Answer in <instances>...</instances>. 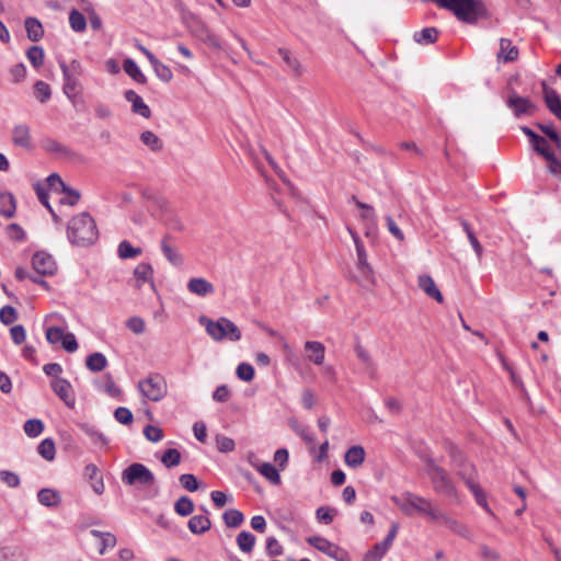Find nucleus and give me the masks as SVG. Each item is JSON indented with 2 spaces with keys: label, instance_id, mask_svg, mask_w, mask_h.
Masks as SVG:
<instances>
[{
  "label": "nucleus",
  "instance_id": "obj_55",
  "mask_svg": "<svg viewBox=\"0 0 561 561\" xmlns=\"http://www.w3.org/2000/svg\"><path fill=\"white\" fill-rule=\"evenodd\" d=\"M316 515L319 522L330 524L333 522L336 511L334 508L321 506L317 510Z\"/></svg>",
  "mask_w": 561,
  "mask_h": 561
},
{
  "label": "nucleus",
  "instance_id": "obj_38",
  "mask_svg": "<svg viewBox=\"0 0 561 561\" xmlns=\"http://www.w3.org/2000/svg\"><path fill=\"white\" fill-rule=\"evenodd\" d=\"M117 253L123 260L133 259L141 254V249L135 248L130 242L124 240L118 244Z\"/></svg>",
  "mask_w": 561,
  "mask_h": 561
},
{
  "label": "nucleus",
  "instance_id": "obj_62",
  "mask_svg": "<svg viewBox=\"0 0 561 561\" xmlns=\"http://www.w3.org/2000/svg\"><path fill=\"white\" fill-rule=\"evenodd\" d=\"M61 192L66 194V196L60 201L62 204L75 206L80 199V193L77 190L68 187L67 185L65 188H62Z\"/></svg>",
  "mask_w": 561,
  "mask_h": 561
},
{
  "label": "nucleus",
  "instance_id": "obj_10",
  "mask_svg": "<svg viewBox=\"0 0 561 561\" xmlns=\"http://www.w3.org/2000/svg\"><path fill=\"white\" fill-rule=\"evenodd\" d=\"M59 67L64 77L62 91L67 98L75 103V99L81 94L82 90L79 77L71 72L70 68L64 60L59 61Z\"/></svg>",
  "mask_w": 561,
  "mask_h": 561
},
{
  "label": "nucleus",
  "instance_id": "obj_18",
  "mask_svg": "<svg viewBox=\"0 0 561 561\" xmlns=\"http://www.w3.org/2000/svg\"><path fill=\"white\" fill-rule=\"evenodd\" d=\"M419 287L431 298L435 299L437 302H443V295L440 290L437 288L434 279L430 275H420Z\"/></svg>",
  "mask_w": 561,
  "mask_h": 561
},
{
  "label": "nucleus",
  "instance_id": "obj_47",
  "mask_svg": "<svg viewBox=\"0 0 561 561\" xmlns=\"http://www.w3.org/2000/svg\"><path fill=\"white\" fill-rule=\"evenodd\" d=\"M151 66L160 80L163 82H170L172 80L173 73L168 66L163 65L158 59Z\"/></svg>",
  "mask_w": 561,
  "mask_h": 561
},
{
  "label": "nucleus",
  "instance_id": "obj_13",
  "mask_svg": "<svg viewBox=\"0 0 561 561\" xmlns=\"http://www.w3.org/2000/svg\"><path fill=\"white\" fill-rule=\"evenodd\" d=\"M32 265L35 272L41 275H53L57 268L54 257L43 251L33 255Z\"/></svg>",
  "mask_w": 561,
  "mask_h": 561
},
{
  "label": "nucleus",
  "instance_id": "obj_27",
  "mask_svg": "<svg viewBox=\"0 0 561 561\" xmlns=\"http://www.w3.org/2000/svg\"><path fill=\"white\" fill-rule=\"evenodd\" d=\"M16 204L13 194L9 192L0 193V214L5 218H12L15 214Z\"/></svg>",
  "mask_w": 561,
  "mask_h": 561
},
{
  "label": "nucleus",
  "instance_id": "obj_54",
  "mask_svg": "<svg viewBox=\"0 0 561 561\" xmlns=\"http://www.w3.org/2000/svg\"><path fill=\"white\" fill-rule=\"evenodd\" d=\"M27 35H42L43 25L36 18H27L24 22Z\"/></svg>",
  "mask_w": 561,
  "mask_h": 561
},
{
  "label": "nucleus",
  "instance_id": "obj_34",
  "mask_svg": "<svg viewBox=\"0 0 561 561\" xmlns=\"http://www.w3.org/2000/svg\"><path fill=\"white\" fill-rule=\"evenodd\" d=\"M85 365L91 371L98 373L106 367L107 359L102 353L95 352L87 357Z\"/></svg>",
  "mask_w": 561,
  "mask_h": 561
},
{
  "label": "nucleus",
  "instance_id": "obj_58",
  "mask_svg": "<svg viewBox=\"0 0 561 561\" xmlns=\"http://www.w3.org/2000/svg\"><path fill=\"white\" fill-rule=\"evenodd\" d=\"M539 139L540 141H536L533 144L534 150L537 151L547 160L548 157H551L552 154H554V152L551 151L549 144L545 137L540 136Z\"/></svg>",
  "mask_w": 561,
  "mask_h": 561
},
{
  "label": "nucleus",
  "instance_id": "obj_37",
  "mask_svg": "<svg viewBox=\"0 0 561 561\" xmlns=\"http://www.w3.org/2000/svg\"><path fill=\"white\" fill-rule=\"evenodd\" d=\"M355 354L359 362L364 365L367 370H375V363L369 352L360 344L356 343L354 347Z\"/></svg>",
  "mask_w": 561,
  "mask_h": 561
},
{
  "label": "nucleus",
  "instance_id": "obj_28",
  "mask_svg": "<svg viewBox=\"0 0 561 561\" xmlns=\"http://www.w3.org/2000/svg\"><path fill=\"white\" fill-rule=\"evenodd\" d=\"M79 427L87 436L90 437L92 443L94 445H96L98 447L103 448V447L107 446V444H108L107 438L105 437V435L103 433L99 432L94 426L87 424V423H82L79 425Z\"/></svg>",
  "mask_w": 561,
  "mask_h": 561
},
{
  "label": "nucleus",
  "instance_id": "obj_46",
  "mask_svg": "<svg viewBox=\"0 0 561 561\" xmlns=\"http://www.w3.org/2000/svg\"><path fill=\"white\" fill-rule=\"evenodd\" d=\"M140 139L146 146H148L153 151H158L162 148V144L159 137L150 130L141 133Z\"/></svg>",
  "mask_w": 561,
  "mask_h": 561
},
{
  "label": "nucleus",
  "instance_id": "obj_42",
  "mask_svg": "<svg viewBox=\"0 0 561 561\" xmlns=\"http://www.w3.org/2000/svg\"><path fill=\"white\" fill-rule=\"evenodd\" d=\"M38 454L46 460L51 461L55 458V443L50 438L42 440L37 447Z\"/></svg>",
  "mask_w": 561,
  "mask_h": 561
},
{
  "label": "nucleus",
  "instance_id": "obj_33",
  "mask_svg": "<svg viewBox=\"0 0 561 561\" xmlns=\"http://www.w3.org/2000/svg\"><path fill=\"white\" fill-rule=\"evenodd\" d=\"M125 72L138 83H146L147 79L139 69L138 65L130 58L125 59L123 64Z\"/></svg>",
  "mask_w": 561,
  "mask_h": 561
},
{
  "label": "nucleus",
  "instance_id": "obj_23",
  "mask_svg": "<svg viewBox=\"0 0 561 561\" xmlns=\"http://www.w3.org/2000/svg\"><path fill=\"white\" fill-rule=\"evenodd\" d=\"M543 91L547 107L561 121V99L559 94L554 90L547 88L545 83Z\"/></svg>",
  "mask_w": 561,
  "mask_h": 561
},
{
  "label": "nucleus",
  "instance_id": "obj_29",
  "mask_svg": "<svg viewBox=\"0 0 561 561\" xmlns=\"http://www.w3.org/2000/svg\"><path fill=\"white\" fill-rule=\"evenodd\" d=\"M278 54L280 55L283 61L287 65V67L295 77H300L304 73V68L300 61L296 57H294L289 50L285 48H279Z\"/></svg>",
  "mask_w": 561,
  "mask_h": 561
},
{
  "label": "nucleus",
  "instance_id": "obj_6",
  "mask_svg": "<svg viewBox=\"0 0 561 561\" xmlns=\"http://www.w3.org/2000/svg\"><path fill=\"white\" fill-rule=\"evenodd\" d=\"M122 481L126 485L151 486L154 476L145 465L135 462L123 470Z\"/></svg>",
  "mask_w": 561,
  "mask_h": 561
},
{
  "label": "nucleus",
  "instance_id": "obj_3",
  "mask_svg": "<svg viewBox=\"0 0 561 561\" xmlns=\"http://www.w3.org/2000/svg\"><path fill=\"white\" fill-rule=\"evenodd\" d=\"M199 323L204 325L207 334L216 342L241 340L240 329L229 319L222 317L218 320L208 319L205 316L199 317Z\"/></svg>",
  "mask_w": 561,
  "mask_h": 561
},
{
  "label": "nucleus",
  "instance_id": "obj_15",
  "mask_svg": "<svg viewBox=\"0 0 561 561\" xmlns=\"http://www.w3.org/2000/svg\"><path fill=\"white\" fill-rule=\"evenodd\" d=\"M134 276L136 278L135 286L140 289L145 283H149L152 289L156 288L153 282V268L149 263H140L134 270Z\"/></svg>",
  "mask_w": 561,
  "mask_h": 561
},
{
  "label": "nucleus",
  "instance_id": "obj_60",
  "mask_svg": "<svg viewBox=\"0 0 561 561\" xmlns=\"http://www.w3.org/2000/svg\"><path fill=\"white\" fill-rule=\"evenodd\" d=\"M114 416L121 424L128 425L133 422V413L129 409L119 407L115 410Z\"/></svg>",
  "mask_w": 561,
  "mask_h": 561
},
{
  "label": "nucleus",
  "instance_id": "obj_22",
  "mask_svg": "<svg viewBox=\"0 0 561 561\" xmlns=\"http://www.w3.org/2000/svg\"><path fill=\"white\" fill-rule=\"evenodd\" d=\"M305 350L310 352L308 359L316 365H322L325 356V347L321 342L308 341L305 343Z\"/></svg>",
  "mask_w": 561,
  "mask_h": 561
},
{
  "label": "nucleus",
  "instance_id": "obj_12",
  "mask_svg": "<svg viewBox=\"0 0 561 561\" xmlns=\"http://www.w3.org/2000/svg\"><path fill=\"white\" fill-rule=\"evenodd\" d=\"M50 387L55 394L58 396L68 408H75L76 398L72 386L68 380L64 378H54L50 381Z\"/></svg>",
  "mask_w": 561,
  "mask_h": 561
},
{
  "label": "nucleus",
  "instance_id": "obj_57",
  "mask_svg": "<svg viewBox=\"0 0 561 561\" xmlns=\"http://www.w3.org/2000/svg\"><path fill=\"white\" fill-rule=\"evenodd\" d=\"M144 435L148 440L158 443L163 438V431L158 426L147 425L144 428Z\"/></svg>",
  "mask_w": 561,
  "mask_h": 561
},
{
  "label": "nucleus",
  "instance_id": "obj_1",
  "mask_svg": "<svg viewBox=\"0 0 561 561\" xmlns=\"http://www.w3.org/2000/svg\"><path fill=\"white\" fill-rule=\"evenodd\" d=\"M68 239L72 244L85 247L98 239L94 219L88 213L75 216L68 225Z\"/></svg>",
  "mask_w": 561,
  "mask_h": 561
},
{
  "label": "nucleus",
  "instance_id": "obj_51",
  "mask_svg": "<svg viewBox=\"0 0 561 561\" xmlns=\"http://www.w3.org/2000/svg\"><path fill=\"white\" fill-rule=\"evenodd\" d=\"M0 481L12 489L18 488L21 483L20 477L10 470L0 471Z\"/></svg>",
  "mask_w": 561,
  "mask_h": 561
},
{
  "label": "nucleus",
  "instance_id": "obj_9",
  "mask_svg": "<svg viewBox=\"0 0 561 561\" xmlns=\"http://www.w3.org/2000/svg\"><path fill=\"white\" fill-rule=\"evenodd\" d=\"M306 541L318 551L323 552L336 561H348L350 559L348 553L344 549L340 548L323 537L311 536L308 537Z\"/></svg>",
  "mask_w": 561,
  "mask_h": 561
},
{
  "label": "nucleus",
  "instance_id": "obj_63",
  "mask_svg": "<svg viewBox=\"0 0 561 561\" xmlns=\"http://www.w3.org/2000/svg\"><path fill=\"white\" fill-rule=\"evenodd\" d=\"M127 328L135 334H141L145 332V321L140 317H131L126 322Z\"/></svg>",
  "mask_w": 561,
  "mask_h": 561
},
{
  "label": "nucleus",
  "instance_id": "obj_59",
  "mask_svg": "<svg viewBox=\"0 0 561 561\" xmlns=\"http://www.w3.org/2000/svg\"><path fill=\"white\" fill-rule=\"evenodd\" d=\"M65 331L58 327H50L46 330V339L50 344L61 343Z\"/></svg>",
  "mask_w": 561,
  "mask_h": 561
},
{
  "label": "nucleus",
  "instance_id": "obj_56",
  "mask_svg": "<svg viewBox=\"0 0 561 561\" xmlns=\"http://www.w3.org/2000/svg\"><path fill=\"white\" fill-rule=\"evenodd\" d=\"M265 549L270 557H278L283 554V547L275 537H267Z\"/></svg>",
  "mask_w": 561,
  "mask_h": 561
},
{
  "label": "nucleus",
  "instance_id": "obj_40",
  "mask_svg": "<svg viewBox=\"0 0 561 561\" xmlns=\"http://www.w3.org/2000/svg\"><path fill=\"white\" fill-rule=\"evenodd\" d=\"M0 561H25V557L16 547H4L0 549Z\"/></svg>",
  "mask_w": 561,
  "mask_h": 561
},
{
  "label": "nucleus",
  "instance_id": "obj_26",
  "mask_svg": "<svg viewBox=\"0 0 561 561\" xmlns=\"http://www.w3.org/2000/svg\"><path fill=\"white\" fill-rule=\"evenodd\" d=\"M170 239V236H165L161 240V251L172 265L179 266L183 263V256L171 245Z\"/></svg>",
  "mask_w": 561,
  "mask_h": 561
},
{
  "label": "nucleus",
  "instance_id": "obj_31",
  "mask_svg": "<svg viewBox=\"0 0 561 561\" xmlns=\"http://www.w3.org/2000/svg\"><path fill=\"white\" fill-rule=\"evenodd\" d=\"M351 201L355 203V205L362 210L360 219L365 222L366 226H375L376 225V214L373 206L363 203L356 198V196H352Z\"/></svg>",
  "mask_w": 561,
  "mask_h": 561
},
{
  "label": "nucleus",
  "instance_id": "obj_39",
  "mask_svg": "<svg viewBox=\"0 0 561 561\" xmlns=\"http://www.w3.org/2000/svg\"><path fill=\"white\" fill-rule=\"evenodd\" d=\"M224 522L228 527H239L243 520L244 516L239 510L230 508L226 511L222 515Z\"/></svg>",
  "mask_w": 561,
  "mask_h": 561
},
{
  "label": "nucleus",
  "instance_id": "obj_36",
  "mask_svg": "<svg viewBox=\"0 0 561 561\" xmlns=\"http://www.w3.org/2000/svg\"><path fill=\"white\" fill-rule=\"evenodd\" d=\"M69 24L73 32L81 33L87 27V19L80 11L73 9L69 13Z\"/></svg>",
  "mask_w": 561,
  "mask_h": 561
},
{
  "label": "nucleus",
  "instance_id": "obj_24",
  "mask_svg": "<svg viewBox=\"0 0 561 561\" xmlns=\"http://www.w3.org/2000/svg\"><path fill=\"white\" fill-rule=\"evenodd\" d=\"M187 527L191 533L201 535L208 531L211 527V522L207 515H194L190 518Z\"/></svg>",
  "mask_w": 561,
  "mask_h": 561
},
{
  "label": "nucleus",
  "instance_id": "obj_45",
  "mask_svg": "<svg viewBox=\"0 0 561 561\" xmlns=\"http://www.w3.org/2000/svg\"><path fill=\"white\" fill-rule=\"evenodd\" d=\"M161 462L167 468H172V467L178 466L181 462L180 451L175 448L167 449L161 457Z\"/></svg>",
  "mask_w": 561,
  "mask_h": 561
},
{
  "label": "nucleus",
  "instance_id": "obj_35",
  "mask_svg": "<svg viewBox=\"0 0 561 561\" xmlns=\"http://www.w3.org/2000/svg\"><path fill=\"white\" fill-rule=\"evenodd\" d=\"M237 545L242 552L250 553L255 545V537L251 533L243 530L237 536Z\"/></svg>",
  "mask_w": 561,
  "mask_h": 561
},
{
  "label": "nucleus",
  "instance_id": "obj_21",
  "mask_svg": "<svg viewBox=\"0 0 561 561\" xmlns=\"http://www.w3.org/2000/svg\"><path fill=\"white\" fill-rule=\"evenodd\" d=\"M12 141L15 146L30 148L31 147V134L30 127L26 124L15 125L12 130Z\"/></svg>",
  "mask_w": 561,
  "mask_h": 561
},
{
  "label": "nucleus",
  "instance_id": "obj_25",
  "mask_svg": "<svg viewBox=\"0 0 561 561\" xmlns=\"http://www.w3.org/2000/svg\"><path fill=\"white\" fill-rule=\"evenodd\" d=\"M37 500L46 507H57L61 502V496L56 490L42 489L37 492Z\"/></svg>",
  "mask_w": 561,
  "mask_h": 561
},
{
  "label": "nucleus",
  "instance_id": "obj_2",
  "mask_svg": "<svg viewBox=\"0 0 561 561\" xmlns=\"http://www.w3.org/2000/svg\"><path fill=\"white\" fill-rule=\"evenodd\" d=\"M425 471L437 494L449 497L456 503L461 502L458 490L444 468L430 458L426 460Z\"/></svg>",
  "mask_w": 561,
  "mask_h": 561
},
{
  "label": "nucleus",
  "instance_id": "obj_44",
  "mask_svg": "<svg viewBox=\"0 0 561 561\" xmlns=\"http://www.w3.org/2000/svg\"><path fill=\"white\" fill-rule=\"evenodd\" d=\"M388 550L382 541L378 542L365 554L364 561H380Z\"/></svg>",
  "mask_w": 561,
  "mask_h": 561
},
{
  "label": "nucleus",
  "instance_id": "obj_49",
  "mask_svg": "<svg viewBox=\"0 0 561 561\" xmlns=\"http://www.w3.org/2000/svg\"><path fill=\"white\" fill-rule=\"evenodd\" d=\"M236 374L240 380L249 382L254 378V368L248 363H241L238 365Z\"/></svg>",
  "mask_w": 561,
  "mask_h": 561
},
{
  "label": "nucleus",
  "instance_id": "obj_16",
  "mask_svg": "<svg viewBox=\"0 0 561 561\" xmlns=\"http://www.w3.org/2000/svg\"><path fill=\"white\" fill-rule=\"evenodd\" d=\"M125 99L131 104V110L135 114L149 118L151 111L149 106L144 102L142 98L138 95L134 90H127L124 93Z\"/></svg>",
  "mask_w": 561,
  "mask_h": 561
},
{
  "label": "nucleus",
  "instance_id": "obj_7",
  "mask_svg": "<svg viewBox=\"0 0 561 561\" xmlns=\"http://www.w3.org/2000/svg\"><path fill=\"white\" fill-rule=\"evenodd\" d=\"M139 390L148 400L157 402L167 394V382L161 375H152L139 381Z\"/></svg>",
  "mask_w": 561,
  "mask_h": 561
},
{
  "label": "nucleus",
  "instance_id": "obj_50",
  "mask_svg": "<svg viewBox=\"0 0 561 561\" xmlns=\"http://www.w3.org/2000/svg\"><path fill=\"white\" fill-rule=\"evenodd\" d=\"M34 191L37 195V198L39 199V202L49 210V213L53 215L54 218H56V215L48 202V191L47 188L41 184V183H36L34 185Z\"/></svg>",
  "mask_w": 561,
  "mask_h": 561
},
{
  "label": "nucleus",
  "instance_id": "obj_41",
  "mask_svg": "<svg viewBox=\"0 0 561 561\" xmlns=\"http://www.w3.org/2000/svg\"><path fill=\"white\" fill-rule=\"evenodd\" d=\"M24 433L28 437H37L44 431V423L38 419L27 420L23 425Z\"/></svg>",
  "mask_w": 561,
  "mask_h": 561
},
{
  "label": "nucleus",
  "instance_id": "obj_17",
  "mask_svg": "<svg viewBox=\"0 0 561 561\" xmlns=\"http://www.w3.org/2000/svg\"><path fill=\"white\" fill-rule=\"evenodd\" d=\"M187 289L199 297H205L215 291L214 285L203 277L191 278L187 283Z\"/></svg>",
  "mask_w": 561,
  "mask_h": 561
},
{
  "label": "nucleus",
  "instance_id": "obj_11",
  "mask_svg": "<svg viewBox=\"0 0 561 561\" xmlns=\"http://www.w3.org/2000/svg\"><path fill=\"white\" fill-rule=\"evenodd\" d=\"M432 520L442 526H445L450 531H453L454 534H456L462 538H466V539L472 538L471 531L465 524L450 517L449 515H447L446 513L442 512L438 508L436 510Z\"/></svg>",
  "mask_w": 561,
  "mask_h": 561
},
{
  "label": "nucleus",
  "instance_id": "obj_5",
  "mask_svg": "<svg viewBox=\"0 0 561 561\" xmlns=\"http://www.w3.org/2000/svg\"><path fill=\"white\" fill-rule=\"evenodd\" d=\"M350 234L352 236V239L355 243L356 248V255H357V262H356V270L359 274L358 276V283L363 285H375L376 284V277L374 270L371 265L367 261V252L366 249L359 239L358 234L351 229L347 228Z\"/></svg>",
  "mask_w": 561,
  "mask_h": 561
},
{
  "label": "nucleus",
  "instance_id": "obj_19",
  "mask_svg": "<svg viewBox=\"0 0 561 561\" xmlns=\"http://www.w3.org/2000/svg\"><path fill=\"white\" fill-rule=\"evenodd\" d=\"M366 453L364 447L355 445L346 450L344 461L348 467L356 469L363 465Z\"/></svg>",
  "mask_w": 561,
  "mask_h": 561
},
{
  "label": "nucleus",
  "instance_id": "obj_43",
  "mask_svg": "<svg viewBox=\"0 0 561 561\" xmlns=\"http://www.w3.org/2000/svg\"><path fill=\"white\" fill-rule=\"evenodd\" d=\"M174 511L180 516H188L194 511V504L187 496H181L174 504Z\"/></svg>",
  "mask_w": 561,
  "mask_h": 561
},
{
  "label": "nucleus",
  "instance_id": "obj_20",
  "mask_svg": "<svg viewBox=\"0 0 561 561\" xmlns=\"http://www.w3.org/2000/svg\"><path fill=\"white\" fill-rule=\"evenodd\" d=\"M518 57V49L515 45L512 44V41L507 37H501L500 41V50L497 53V58L505 62H511L516 60Z\"/></svg>",
  "mask_w": 561,
  "mask_h": 561
},
{
  "label": "nucleus",
  "instance_id": "obj_48",
  "mask_svg": "<svg viewBox=\"0 0 561 561\" xmlns=\"http://www.w3.org/2000/svg\"><path fill=\"white\" fill-rule=\"evenodd\" d=\"M34 94L41 103H45L51 94L49 85L44 81H37L34 85Z\"/></svg>",
  "mask_w": 561,
  "mask_h": 561
},
{
  "label": "nucleus",
  "instance_id": "obj_8",
  "mask_svg": "<svg viewBox=\"0 0 561 561\" xmlns=\"http://www.w3.org/2000/svg\"><path fill=\"white\" fill-rule=\"evenodd\" d=\"M460 467L461 468L457 471V474L463 480L465 484L473 493L477 503L480 506H482L489 514H492V511L486 503V496H485L484 492L480 489V486L474 481L473 466H471L469 463L460 462Z\"/></svg>",
  "mask_w": 561,
  "mask_h": 561
},
{
  "label": "nucleus",
  "instance_id": "obj_52",
  "mask_svg": "<svg viewBox=\"0 0 561 561\" xmlns=\"http://www.w3.org/2000/svg\"><path fill=\"white\" fill-rule=\"evenodd\" d=\"M18 319V312L12 306H4L0 309V321L4 325L12 324Z\"/></svg>",
  "mask_w": 561,
  "mask_h": 561
},
{
  "label": "nucleus",
  "instance_id": "obj_14",
  "mask_svg": "<svg viewBox=\"0 0 561 561\" xmlns=\"http://www.w3.org/2000/svg\"><path fill=\"white\" fill-rule=\"evenodd\" d=\"M507 106L513 110L517 117L529 114L535 108V105L528 99L519 96L515 92L510 95Z\"/></svg>",
  "mask_w": 561,
  "mask_h": 561
},
{
  "label": "nucleus",
  "instance_id": "obj_4",
  "mask_svg": "<svg viewBox=\"0 0 561 561\" xmlns=\"http://www.w3.org/2000/svg\"><path fill=\"white\" fill-rule=\"evenodd\" d=\"M391 500L400 507L404 514L412 515L416 512L426 516L431 520L437 510L428 499L411 492H405L400 497L392 496Z\"/></svg>",
  "mask_w": 561,
  "mask_h": 561
},
{
  "label": "nucleus",
  "instance_id": "obj_53",
  "mask_svg": "<svg viewBox=\"0 0 561 561\" xmlns=\"http://www.w3.org/2000/svg\"><path fill=\"white\" fill-rule=\"evenodd\" d=\"M27 58L34 67H39L44 60V51L38 46H33L27 50Z\"/></svg>",
  "mask_w": 561,
  "mask_h": 561
},
{
  "label": "nucleus",
  "instance_id": "obj_32",
  "mask_svg": "<svg viewBox=\"0 0 561 561\" xmlns=\"http://www.w3.org/2000/svg\"><path fill=\"white\" fill-rule=\"evenodd\" d=\"M256 471L274 485L282 482L278 470L270 462H261Z\"/></svg>",
  "mask_w": 561,
  "mask_h": 561
},
{
  "label": "nucleus",
  "instance_id": "obj_30",
  "mask_svg": "<svg viewBox=\"0 0 561 561\" xmlns=\"http://www.w3.org/2000/svg\"><path fill=\"white\" fill-rule=\"evenodd\" d=\"M90 534L100 541V554H104L106 549L115 547L117 542L116 537L111 533H103L96 529H92Z\"/></svg>",
  "mask_w": 561,
  "mask_h": 561
},
{
  "label": "nucleus",
  "instance_id": "obj_61",
  "mask_svg": "<svg viewBox=\"0 0 561 561\" xmlns=\"http://www.w3.org/2000/svg\"><path fill=\"white\" fill-rule=\"evenodd\" d=\"M179 480L181 485L190 492H194L198 489V482L194 474L184 473L180 477Z\"/></svg>",
  "mask_w": 561,
  "mask_h": 561
},
{
  "label": "nucleus",
  "instance_id": "obj_64",
  "mask_svg": "<svg viewBox=\"0 0 561 561\" xmlns=\"http://www.w3.org/2000/svg\"><path fill=\"white\" fill-rule=\"evenodd\" d=\"M94 115L99 119L108 121L113 116V111L106 104L96 103L94 105Z\"/></svg>",
  "mask_w": 561,
  "mask_h": 561
}]
</instances>
